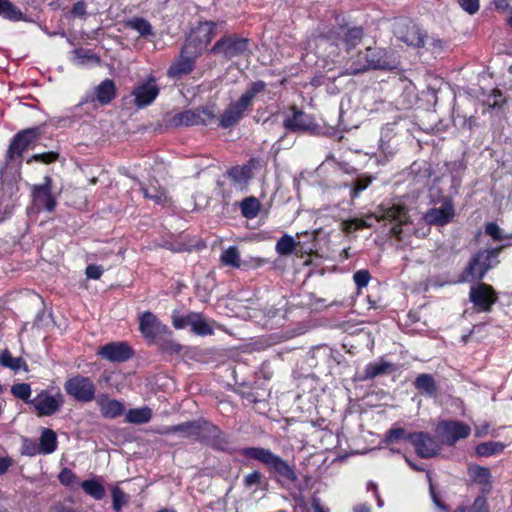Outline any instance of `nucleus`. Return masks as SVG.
I'll use <instances>...</instances> for the list:
<instances>
[{
	"label": "nucleus",
	"instance_id": "f257e3e1",
	"mask_svg": "<svg viewBox=\"0 0 512 512\" xmlns=\"http://www.w3.org/2000/svg\"><path fill=\"white\" fill-rule=\"evenodd\" d=\"M266 83L262 80L255 81L249 85L247 90L236 101L231 102L219 117L220 125L224 128L237 125L252 107L257 94L266 89Z\"/></svg>",
	"mask_w": 512,
	"mask_h": 512
},
{
	"label": "nucleus",
	"instance_id": "f03ea898",
	"mask_svg": "<svg viewBox=\"0 0 512 512\" xmlns=\"http://www.w3.org/2000/svg\"><path fill=\"white\" fill-rule=\"evenodd\" d=\"M241 454L247 458L255 459L263 463L270 472L277 474L289 482L297 481L298 477L294 468L289 463L274 454L270 449L262 447H247L242 449Z\"/></svg>",
	"mask_w": 512,
	"mask_h": 512
},
{
	"label": "nucleus",
	"instance_id": "7ed1b4c3",
	"mask_svg": "<svg viewBox=\"0 0 512 512\" xmlns=\"http://www.w3.org/2000/svg\"><path fill=\"white\" fill-rule=\"evenodd\" d=\"M395 68L389 59L387 51L380 48H367L365 53H359L357 60L350 66L351 74H360L368 69L391 70Z\"/></svg>",
	"mask_w": 512,
	"mask_h": 512
},
{
	"label": "nucleus",
	"instance_id": "20e7f679",
	"mask_svg": "<svg viewBox=\"0 0 512 512\" xmlns=\"http://www.w3.org/2000/svg\"><path fill=\"white\" fill-rule=\"evenodd\" d=\"M216 120L214 105H206L197 109H188L175 113L171 119V125L179 126H208Z\"/></svg>",
	"mask_w": 512,
	"mask_h": 512
},
{
	"label": "nucleus",
	"instance_id": "39448f33",
	"mask_svg": "<svg viewBox=\"0 0 512 512\" xmlns=\"http://www.w3.org/2000/svg\"><path fill=\"white\" fill-rule=\"evenodd\" d=\"M499 252L500 249H486L475 254L463 272V281L481 280L496 263Z\"/></svg>",
	"mask_w": 512,
	"mask_h": 512
},
{
	"label": "nucleus",
	"instance_id": "423d86ee",
	"mask_svg": "<svg viewBox=\"0 0 512 512\" xmlns=\"http://www.w3.org/2000/svg\"><path fill=\"white\" fill-rule=\"evenodd\" d=\"M67 395L77 402L88 403L96 398V385L91 378L77 374L64 383Z\"/></svg>",
	"mask_w": 512,
	"mask_h": 512
},
{
	"label": "nucleus",
	"instance_id": "0eeeda50",
	"mask_svg": "<svg viewBox=\"0 0 512 512\" xmlns=\"http://www.w3.org/2000/svg\"><path fill=\"white\" fill-rule=\"evenodd\" d=\"M393 33L401 42L415 48L425 46V34L411 20L406 18L396 19L393 23Z\"/></svg>",
	"mask_w": 512,
	"mask_h": 512
},
{
	"label": "nucleus",
	"instance_id": "6e6552de",
	"mask_svg": "<svg viewBox=\"0 0 512 512\" xmlns=\"http://www.w3.org/2000/svg\"><path fill=\"white\" fill-rule=\"evenodd\" d=\"M217 24L212 21L200 23L186 38L185 52L198 53L199 55L215 37Z\"/></svg>",
	"mask_w": 512,
	"mask_h": 512
},
{
	"label": "nucleus",
	"instance_id": "1a4fd4ad",
	"mask_svg": "<svg viewBox=\"0 0 512 512\" xmlns=\"http://www.w3.org/2000/svg\"><path fill=\"white\" fill-rule=\"evenodd\" d=\"M248 45L249 40L247 38L238 37L236 35L224 36L214 44L211 52L231 60L244 55L248 50Z\"/></svg>",
	"mask_w": 512,
	"mask_h": 512
},
{
	"label": "nucleus",
	"instance_id": "9d476101",
	"mask_svg": "<svg viewBox=\"0 0 512 512\" xmlns=\"http://www.w3.org/2000/svg\"><path fill=\"white\" fill-rule=\"evenodd\" d=\"M436 431L443 444L452 446L460 439L467 438L471 433V428L463 422L450 420L440 422Z\"/></svg>",
	"mask_w": 512,
	"mask_h": 512
},
{
	"label": "nucleus",
	"instance_id": "9b49d317",
	"mask_svg": "<svg viewBox=\"0 0 512 512\" xmlns=\"http://www.w3.org/2000/svg\"><path fill=\"white\" fill-rule=\"evenodd\" d=\"M375 218L378 221L386 220L391 223L394 222L395 225L391 227L390 233L399 239L402 233L401 227L408 221L407 210L401 204H392L387 207L382 205L379 209V212L375 214Z\"/></svg>",
	"mask_w": 512,
	"mask_h": 512
},
{
	"label": "nucleus",
	"instance_id": "f8f14e48",
	"mask_svg": "<svg viewBox=\"0 0 512 512\" xmlns=\"http://www.w3.org/2000/svg\"><path fill=\"white\" fill-rule=\"evenodd\" d=\"M469 299L478 312H489L497 301V295L491 286L479 283L471 287Z\"/></svg>",
	"mask_w": 512,
	"mask_h": 512
},
{
	"label": "nucleus",
	"instance_id": "ddd939ff",
	"mask_svg": "<svg viewBox=\"0 0 512 512\" xmlns=\"http://www.w3.org/2000/svg\"><path fill=\"white\" fill-rule=\"evenodd\" d=\"M64 403V397L61 392L50 395L46 391L40 392L30 404L34 407L38 416H51L56 413Z\"/></svg>",
	"mask_w": 512,
	"mask_h": 512
},
{
	"label": "nucleus",
	"instance_id": "4468645a",
	"mask_svg": "<svg viewBox=\"0 0 512 512\" xmlns=\"http://www.w3.org/2000/svg\"><path fill=\"white\" fill-rule=\"evenodd\" d=\"M137 108H145L151 105L159 95V87L154 77H149L136 84L131 92Z\"/></svg>",
	"mask_w": 512,
	"mask_h": 512
},
{
	"label": "nucleus",
	"instance_id": "2eb2a0df",
	"mask_svg": "<svg viewBox=\"0 0 512 512\" xmlns=\"http://www.w3.org/2000/svg\"><path fill=\"white\" fill-rule=\"evenodd\" d=\"M33 203L37 208H44L48 212H53L56 207V199L52 195V179L49 176L44 177V183L32 187Z\"/></svg>",
	"mask_w": 512,
	"mask_h": 512
},
{
	"label": "nucleus",
	"instance_id": "dca6fc26",
	"mask_svg": "<svg viewBox=\"0 0 512 512\" xmlns=\"http://www.w3.org/2000/svg\"><path fill=\"white\" fill-rule=\"evenodd\" d=\"M206 420L188 421L178 425L163 427L159 430L162 435L180 434L184 438H195L201 440L206 425Z\"/></svg>",
	"mask_w": 512,
	"mask_h": 512
},
{
	"label": "nucleus",
	"instance_id": "f3484780",
	"mask_svg": "<svg viewBox=\"0 0 512 512\" xmlns=\"http://www.w3.org/2000/svg\"><path fill=\"white\" fill-rule=\"evenodd\" d=\"M407 439L414 445L416 453L422 458H430L437 454L440 447L437 441L423 432L410 433Z\"/></svg>",
	"mask_w": 512,
	"mask_h": 512
},
{
	"label": "nucleus",
	"instance_id": "a211bd4d",
	"mask_svg": "<svg viewBox=\"0 0 512 512\" xmlns=\"http://www.w3.org/2000/svg\"><path fill=\"white\" fill-rule=\"evenodd\" d=\"M261 166L262 162L260 159L251 158L248 163L243 166L232 167L227 171V175L237 188L243 189L253 177L252 170Z\"/></svg>",
	"mask_w": 512,
	"mask_h": 512
},
{
	"label": "nucleus",
	"instance_id": "6ab92c4d",
	"mask_svg": "<svg viewBox=\"0 0 512 512\" xmlns=\"http://www.w3.org/2000/svg\"><path fill=\"white\" fill-rule=\"evenodd\" d=\"M139 329L146 339H155L166 333L167 326L162 324L152 312L146 311L139 316Z\"/></svg>",
	"mask_w": 512,
	"mask_h": 512
},
{
	"label": "nucleus",
	"instance_id": "aec40b11",
	"mask_svg": "<svg viewBox=\"0 0 512 512\" xmlns=\"http://www.w3.org/2000/svg\"><path fill=\"white\" fill-rule=\"evenodd\" d=\"M98 354L111 362H124L133 356V350L127 343L113 342L102 346Z\"/></svg>",
	"mask_w": 512,
	"mask_h": 512
},
{
	"label": "nucleus",
	"instance_id": "412c9836",
	"mask_svg": "<svg viewBox=\"0 0 512 512\" xmlns=\"http://www.w3.org/2000/svg\"><path fill=\"white\" fill-rule=\"evenodd\" d=\"M34 130H21L12 139L5 156V166L7 167L9 162L14 160L15 157H21L22 153L28 148L32 142Z\"/></svg>",
	"mask_w": 512,
	"mask_h": 512
},
{
	"label": "nucleus",
	"instance_id": "4be33fe9",
	"mask_svg": "<svg viewBox=\"0 0 512 512\" xmlns=\"http://www.w3.org/2000/svg\"><path fill=\"white\" fill-rule=\"evenodd\" d=\"M455 215L454 207L451 202H444L438 208L428 210L424 216L425 221L431 225L443 226L449 223Z\"/></svg>",
	"mask_w": 512,
	"mask_h": 512
},
{
	"label": "nucleus",
	"instance_id": "5701e85b",
	"mask_svg": "<svg viewBox=\"0 0 512 512\" xmlns=\"http://www.w3.org/2000/svg\"><path fill=\"white\" fill-rule=\"evenodd\" d=\"M200 441H205L213 448L221 451L227 450L230 445L229 437L217 426L209 423L208 421L206 422L203 436Z\"/></svg>",
	"mask_w": 512,
	"mask_h": 512
},
{
	"label": "nucleus",
	"instance_id": "b1692460",
	"mask_svg": "<svg viewBox=\"0 0 512 512\" xmlns=\"http://www.w3.org/2000/svg\"><path fill=\"white\" fill-rule=\"evenodd\" d=\"M96 404L104 418L114 419L125 411L124 404L116 399H111L106 394H100L95 398Z\"/></svg>",
	"mask_w": 512,
	"mask_h": 512
},
{
	"label": "nucleus",
	"instance_id": "393cba45",
	"mask_svg": "<svg viewBox=\"0 0 512 512\" xmlns=\"http://www.w3.org/2000/svg\"><path fill=\"white\" fill-rule=\"evenodd\" d=\"M198 53L185 52V45L181 50L180 58L174 62L168 69L169 77H179L181 75L189 74L193 68L195 59L198 57Z\"/></svg>",
	"mask_w": 512,
	"mask_h": 512
},
{
	"label": "nucleus",
	"instance_id": "a878e982",
	"mask_svg": "<svg viewBox=\"0 0 512 512\" xmlns=\"http://www.w3.org/2000/svg\"><path fill=\"white\" fill-rule=\"evenodd\" d=\"M469 475L471 476L472 480L479 484L480 492L483 495H487L492 490V482H491V472L489 468L474 465L469 468Z\"/></svg>",
	"mask_w": 512,
	"mask_h": 512
},
{
	"label": "nucleus",
	"instance_id": "bb28decb",
	"mask_svg": "<svg viewBox=\"0 0 512 512\" xmlns=\"http://www.w3.org/2000/svg\"><path fill=\"white\" fill-rule=\"evenodd\" d=\"M115 96V83L111 79H105L95 88L92 100H97L99 103L106 105L110 103Z\"/></svg>",
	"mask_w": 512,
	"mask_h": 512
},
{
	"label": "nucleus",
	"instance_id": "cd10ccee",
	"mask_svg": "<svg viewBox=\"0 0 512 512\" xmlns=\"http://www.w3.org/2000/svg\"><path fill=\"white\" fill-rule=\"evenodd\" d=\"M395 370L393 363L380 360L379 362L369 363L364 370V380L373 379L377 376L387 374Z\"/></svg>",
	"mask_w": 512,
	"mask_h": 512
},
{
	"label": "nucleus",
	"instance_id": "c85d7f7f",
	"mask_svg": "<svg viewBox=\"0 0 512 512\" xmlns=\"http://www.w3.org/2000/svg\"><path fill=\"white\" fill-rule=\"evenodd\" d=\"M39 446L41 454L47 455L53 453L57 449L56 433L52 429L44 428L39 439Z\"/></svg>",
	"mask_w": 512,
	"mask_h": 512
},
{
	"label": "nucleus",
	"instance_id": "c756f323",
	"mask_svg": "<svg viewBox=\"0 0 512 512\" xmlns=\"http://www.w3.org/2000/svg\"><path fill=\"white\" fill-rule=\"evenodd\" d=\"M414 385L417 390L428 396H434L437 393V385L433 376L430 374L423 373L418 375L414 381Z\"/></svg>",
	"mask_w": 512,
	"mask_h": 512
},
{
	"label": "nucleus",
	"instance_id": "7c9ffc66",
	"mask_svg": "<svg viewBox=\"0 0 512 512\" xmlns=\"http://www.w3.org/2000/svg\"><path fill=\"white\" fill-rule=\"evenodd\" d=\"M292 116L284 120V128H310L308 116L295 106L291 108Z\"/></svg>",
	"mask_w": 512,
	"mask_h": 512
},
{
	"label": "nucleus",
	"instance_id": "2f4dec72",
	"mask_svg": "<svg viewBox=\"0 0 512 512\" xmlns=\"http://www.w3.org/2000/svg\"><path fill=\"white\" fill-rule=\"evenodd\" d=\"M0 363L6 368L17 372L19 370L28 371L26 362L21 357H13L8 349L2 351Z\"/></svg>",
	"mask_w": 512,
	"mask_h": 512
},
{
	"label": "nucleus",
	"instance_id": "473e14b6",
	"mask_svg": "<svg viewBox=\"0 0 512 512\" xmlns=\"http://www.w3.org/2000/svg\"><path fill=\"white\" fill-rule=\"evenodd\" d=\"M191 320L192 321H190V327L193 333L199 336H207L214 333L213 328L206 321L202 314L194 312V316Z\"/></svg>",
	"mask_w": 512,
	"mask_h": 512
},
{
	"label": "nucleus",
	"instance_id": "72a5a7b5",
	"mask_svg": "<svg viewBox=\"0 0 512 512\" xmlns=\"http://www.w3.org/2000/svg\"><path fill=\"white\" fill-rule=\"evenodd\" d=\"M152 410L149 407L130 409L126 413V421L132 424H144L151 420Z\"/></svg>",
	"mask_w": 512,
	"mask_h": 512
},
{
	"label": "nucleus",
	"instance_id": "f704fd0d",
	"mask_svg": "<svg viewBox=\"0 0 512 512\" xmlns=\"http://www.w3.org/2000/svg\"><path fill=\"white\" fill-rule=\"evenodd\" d=\"M141 190L145 198L152 200L156 204L166 205L170 202L166 190L162 187H142Z\"/></svg>",
	"mask_w": 512,
	"mask_h": 512
},
{
	"label": "nucleus",
	"instance_id": "c9c22d12",
	"mask_svg": "<svg viewBox=\"0 0 512 512\" xmlns=\"http://www.w3.org/2000/svg\"><path fill=\"white\" fill-rule=\"evenodd\" d=\"M363 38V30L361 27H352L344 31L343 40L346 50L350 51L355 48Z\"/></svg>",
	"mask_w": 512,
	"mask_h": 512
},
{
	"label": "nucleus",
	"instance_id": "e433bc0d",
	"mask_svg": "<svg viewBox=\"0 0 512 512\" xmlns=\"http://www.w3.org/2000/svg\"><path fill=\"white\" fill-rule=\"evenodd\" d=\"M220 261L224 266L240 268L241 259L238 248L236 246H230L225 249L220 256Z\"/></svg>",
	"mask_w": 512,
	"mask_h": 512
},
{
	"label": "nucleus",
	"instance_id": "4c0bfd02",
	"mask_svg": "<svg viewBox=\"0 0 512 512\" xmlns=\"http://www.w3.org/2000/svg\"><path fill=\"white\" fill-rule=\"evenodd\" d=\"M261 204L255 197L245 198L240 205L241 213L248 219L255 218L260 211Z\"/></svg>",
	"mask_w": 512,
	"mask_h": 512
},
{
	"label": "nucleus",
	"instance_id": "58836bf2",
	"mask_svg": "<svg viewBox=\"0 0 512 512\" xmlns=\"http://www.w3.org/2000/svg\"><path fill=\"white\" fill-rule=\"evenodd\" d=\"M505 448L504 444L495 441L483 442L477 445L475 451L478 456L488 457L500 453Z\"/></svg>",
	"mask_w": 512,
	"mask_h": 512
},
{
	"label": "nucleus",
	"instance_id": "ea45409f",
	"mask_svg": "<svg viewBox=\"0 0 512 512\" xmlns=\"http://www.w3.org/2000/svg\"><path fill=\"white\" fill-rule=\"evenodd\" d=\"M0 15L12 21L23 18L21 10L8 0H0Z\"/></svg>",
	"mask_w": 512,
	"mask_h": 512
},
{
	"label": "nucleus",
	"instance_id": "a19ab883",
	"mask_svg": "<svg viewBox=\"0 0 512 512\" xmlns=\"http://www.w3.org/2000/svg\"><path fill=\"white\" fill-rule=\"evenodd\" d=\"M81 487L86 494L96 500H100L105 496V489L97 480H85L81 483Z\"/></svg>",
	"mask_w": 512,
	"mask_h": 512
},
{
	"label": "nucleus",
	"instance_id": "79ce46f5",
	"mask_svg": "<svg viewBox=\"0 0 512 512\" xmlns=\"http://www.w3.org/2000/svg\"><path fill=\"white\" fill-rule=\"evenodd\" d=\"M296 242L290 235H283L276 243L275 249L279 255L286 256L294 252Z\"/></svg>",
	"mask_w": 512,
	"mask_h": 512
},
{
	"label": "nucleus",
	"instance_id": "37998d69",
	"mask_svg": "<svg viewBox=\"0 0 512 512\" xmlns=\"http://www.w3.org/2000/svg\"><path fill=\"white\" fill-rule=\"evenodd\" d=\"M128 26L136 30L141 36H149L152 34V26L144 18H134L128 22Z\"/></svg>",
	"mask_w": 512,
	"mask_h": 512
},
{
	"label": "nucleus",
	"instance_id": "c03bdc74",
	"mask_svg": "<svg viewBox=\"0 0 512 512\" xmlns=\"http://www.w3.org/2000/svg\"><path fill=\"white\" fill-rule=\"evenodd\" d=\"M341 227L344 232L352 233L358 229L371 227V224L362 218H352V219L344 220L341 223Z\"/></svg>",
	"mask_w": 512,
	"mask_h": 512
},
{
	"label": "nucleus",
	"instance_id": "a18cd8bd",
	"mask_svg": "<svg viewBox=\"0 0 512 512\" xmlns=\"http://www.w3.org/2000/svg\"><path fill=\"white\" fill-rule=\"evenodd\" d=\"M31 386L28 383H18L11 387V393L13 396L30 404L29 398L31 396Z\"/></svg>",
	"mask_w": 512,
	"mask_h": 512
},
{
	"label": "nucleus",
	"instance_id": "49530a36",
	"mask_svg": "<svg viewBox=\"0 0 512 512\" xmlns=\"http://www.w3.org/2000/svg\"><path fill=\"white\" fill-rule=\"evenodd\" d=\"M408 434L404 428L401 427H393L391 428L385 435L384 442L386 444H395L400 442L403 439H407Z\"/></svg>",
	"mask_w": 512,
	"mask_h": 512
},
{
	"label": "nucleus",
	"instance_id": "de8ad7c7",
	"mask_svg": "<svg viewBox=\"0 0 512 512\" xmlns=\"http://www.w3.org/2000/svg\"><path fill=\"white\" fill-rule=\"evenodd\" d=\"M372 180H373V177H371V176H367V175L359 176L353 184V189L351 191V197L352 198L358 197L359 194L362 191H364L372 183Z\"/></svg>",
	"mask_w": 512,
	"mask_h": 512
},
{
	"label": "nucleus",
	"instance_id": "09e8293b",
	"mask_svg": "<svg viewBox=\"0 0 512 512\" xmlns=\"http://www.w3.org/2000/svg\"><path fill=\"white\" fill-rule=\"evenodd\" d=\"M506 99L502 92L498 89H494L486 99V104L491 109H501Z\"/></svg>",
	"mask_w": 512,
	"mask_h": 512
},
{
	"label": "nucleus",
	"instance_id": "8fccbe9b",
	"mask_svg": "<svg viewBox=\"0 0 512 512\" xmlns=\"http://www.w3.org/2000/svg\"><path fill=\"white\" fill-rule=\"evenodd\" d=\"M22 454L27 456H35L37 454H41L39 444L28 438L23 439Z\"/></svg>",
	"mask_w": 512,
	"mask_h": 512
},
{
	"label": "nucleus",
	"instance_id": "3c124183",
	"mask_svg": "<svg viewBox=\"0 0 512 512\" xmlns=\"http://www.w3.org/2000/svg\"><path fill=\"white\" fill-rule=\"evenodd\" d=\"M194 316V312H190L187 315H177L175 312L172 315V324L176 329H183L190 326V319Z\"/></svg>",
	"mask_w": 512,
	"mask_h": 512
},
{
	"label": "nucleus",
	"instance_id": "603ef678",
	"mask_svg": "<svg viewBox=\"0 0 512 512\" xmlns=\"http://www.w3.org/2000/svg\"><path fill=\"white\" fill-rule=\"evenodd\" d=\"M470 512H490L486 495L481 494L475 498L470 508Z\"/></svg>",
	"mask_w": 512,
	"mask_h": 512
},
{
	"label": "nucleus",
	"instance_id": "864d4df0",
	"mask_svg": "<svg viewBox=\"0 0 512 512\" xmlns=\"http://www.w3.org/2000/svg\"><path fill=\"white\" fill-rule=\"evenodd\" d=\"M370 278L371 276L368 270H358L353 275L354 282L359 289L366 287Z\"/></svg>",
	"mask_w": 512,
	"mask_h": 512
},
{
	"label": "nucleus",
	"instance_id": "5fc2aeb1",
	"mask_svg": "<svg viewBox=\"0 0 512 512\" xmlns=\"http://www.w3.org/2000/svg\"><path fill=\"white\" fill-rule=\"evenodd\" d=\"M113 509L119 512L122 506L126 503V495L119 488H114L112 491Z\"/></svg>",
	"mask_w": 512,
	"mask_h": 512
},
{
	"label": "nucleus",
	"instance_id": "6e6d98bb",
	"mask_svg": "<svg viewBox=\"0 0 512 512\" xmlns=\"http://www.w3.org/2000/svg\"><path fill=\"white\" fill-rule=\"evenodd\" d=\"M263 475L259 471H253L247 474L243 479L245 488L250 489L253 486L259 485Z\"/></svg>",
	"mask_w": 512,
	"mask_h": 512
},
{
	"label": "nucleus",
	"instance_id": "4d7b16f0",
	"mask_svg": "<svg viewBox=\"0 0 512 512\" xmlns=\"http://www.w3.org/2000/svg\"><path fill=\"white\" fill-rule=\"evenodd\" d=\"M58 478L61 484L65 486H71L77 480L76 475L68 468L62 469Z\"/></svg>",
	"mask_w": 512,
	"mask_h": 512
},
{
	"label": "nucleus",
	"instance_id": "13d9d810",
	"mask_svg": "<svg viewBox=\"0 0 512 512\" xmlns=\"http://www.w3.org/2000/svg\"><path fill=\"white\" fill-rule=\"evenodd\" d=\"M58 157H59V154L57 152L50 151V152L35 154L32 156V160L42 162L45 164H49V163L56 161L58 159Z\"/></svg>",
	"mask_w": 512,
	"mask_h": 512
},
{
	"label": "nucleus",
	"instance_id": "bf43d9fd",
	"mask_svg": "<svg viewBox=\"0 0 512 512\" xmlns=\"http://www.w3.org/2000/svg\"><path fill=\"white\" fill-rule=\"evenodd\" d=\"M460 7L469 13L470 15L475 14L479 10V0H458Z\"/></svg>",
	"mask_w": 512,
	"mask_h": 512
},
{
	"label": "nucleus",
	"instance_id": "052dcab7",
	"mask_svg": "<svg viewBox=\"0 0 512 512\" xmlns=\"http://www.w3.org/2000/svg\"><path fill=\"white\" fill-rule=\"evenodd\" d=\"M485 232L487 235H489L490 237H492L494 240H502L503 239V235H502V230L500 229V227L494 223V222H490L486 225L485 227Z\"/></svg>",
	"mask_w": 512,
	"mask_h": 512
},
{
	"label": "nucleus",
	"instance_id": "680f3d73",
	"mask_svg": "<svg viewBox=\"0 0 512 512\" xmlns=\"http://www.w3.org/2000/svg\"><path fill=\"white\" fill-rule=\"evenodd\" d=\"M87 278L97 280L103 274V268L99 265H88L85 271Z\"/></svg>",
	"mask_w": 512,
	"mask_h": 512
},
{
	"label": "nucleus",
	"instance_id": "e2e57ef3",
	"mask_svg": "<svg viewBox=\"0 0 512 512\" xmlns=\"http://www.w3.org/2000/svg\"><path fill=\"white\" fill-rule=\"evenodd\" d=\"M429 491L433 503L442 510H447V506L440 500L439 495L436 493L431 478H429Z\"/></svg>",
	"mask_w": 512,
	"mask_h": 512
},
{
	"label": "nucleus",
	"instance_id": "0e129e2a",
	"mask_svg": "<svg viewBox=\"0 0 512 512\" xmlns=\"http://www.w3.org/2000/svg\"><path fill=\"white\" fill-rule=\"evenodd\" d=\"M86 3L83 2V1H78L76 3H74L72 9H71V14L75 17H84L86 15Z\"/></svg>",
	"mask_w": 512,
	"mask_h": 512
},
{
	"label": "nucleus",
	"instance_id": "69168bd1",
	"mask_svg": "<svg viewBox=\"0 0 512 512\" xmlns=\"http://www.w3.org/2000/svg\"><path fill=\"white\" fill-rule=\"evenodd\" d=\"M318 47H324V48H327V46H330L332 48V51L329 52V55L328 56H331V55H334V54H337L336 53V50H337V45H334L332 42H330V39L329 37L327 36H323V37H320L318 39Z\"/></svg>",
	"mask_w": 512,
	"mask_h": 512
},
{
	"label": "nucleus",
	"instance_id": "338daca9",
	"mask_svg": "<svg viewBox=\"0 0 512 512\" xmlns=\"http://www.w3.org/2000/svg\"><path fill=\"white\" fill-rule=\"evenodd\" d=\"M14 461L11 457H0V475L5 474L13 465Z\"/></svg>",
	"mask_w": 512,
	"mask_h": 512
},
{
	"label": "nucleus",
	"instance_id": "774afa93",
	"mask_svg": "<svg viewBox=\"0 0 512 512\" xmlns=\"http://www.w3.org/2000/svg\"><path fill=\"white\" fill-rule=\"evenodd\" d=\"M311 507L313 512H329V510L321 505L319 498L313 497L311 501Z\"/></svg>",
	"mask_w": 512,
	"mask_h": 512
}]
</instances>
